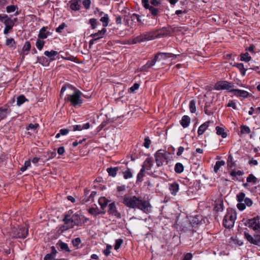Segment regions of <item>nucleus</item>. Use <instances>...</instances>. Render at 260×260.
Instances as JSON below:
<instances>
[{
  "mask_svg": "<svg viewBox=\"0 0 260 260\" xmlns=\"http://www.w3.org/2000/svg\"><path fill=\"white\" fill-rule=\"evenodd\" d=\"M144 168L147 170H150L153 165V159L152 157L147 158L144 162Z\"/></svg>",
  "mask_w": 260,
  "mask_h": 260,
  "instance_id": "obj_31",
  "label": "nucleus"
},
{
  "mask_svg": "<svg viewBox=\"0 0 260 260\" xmlns=\"http://www.w3.org/2000/svg\"><path fill=\"white\" fill-rule=\"evenodd\" d=\"M246 181L247 183H252L253 184H256L258 182V179L253 174H250L247 177Z\"/></svg>",
  "mask_w": 260,
  "mask_h": 260,
  "instance_id": "obj_35",
  "label": "nucleus"
},
{
  "mask_svg": "<svg viewBox=\"0 0 260 260\" xmlns=\"http://www.w3.org/2000/svg\"><path fill=\"white\" fill-rule=\"evenodd\" d=\"M56 245L60 247L61 250H64L69 252L71 251L70 249L68 247V244L66 243L63 242L61 240H59Z\"/></svg>",
  "mask_w": 260,
  "mask_h": 260,
  "instance_id": "obj_33",
  "label": "nucleus"
},
{
  "mask_svg": "<svg viewBox=\"0 0 260 260\" xmlns=\"http://www.w3.org/2000/svg\"><path fill=\"white\" fill-rule=\"evenodd\" d=\"M44 44H45V41L41 40V39H37L36 43V47L39 50H41L43 49Z\"/></svg>",
  "mask_w": 260,
  "mask_h": 260,
  "instance_id": "obj_47",
  "label": "nucleus"
},
{
  "mask_svg": "<svg viewBox=\"0 0 260 260\" xmlns=\"http://www.w3.org/2000/svg\"><path fill=\"white\" fill-rule=\"evenodd\" d=\"M27 100L23 95H20L18 96L17 98V105L18 106H20L23 104L25 101H27Z\"/></svg>",
  "mask_w": 260,
  "mask_h": 260,
  "instance_id": "obj_45",
  "label": "nucleus"
},
{
  "mask_svg": "<svg viewBox=\"0 0 260 260\" xmlns=\"http://www.w3.org/2000/svg\"><path fill=\"white\" fill-rule=\"evenodd\" d=\"M58 54L57 51L51 50V51H45L44 54L50 58V61H53L56 59L55 56Z\"/></svg>",
  "mask_w": 260,
  "mask_h": 260,
  "instance_id": "obj_25",
  "label": "nucleus"
},
{
  "mask_svg": "<svg viewBox=\"0 0 260 260\" xmlns=\"http://www.w3.org/2000/svg\"><path fill=\"white\" fill-rule=\"evenodd\" d=\"M190 122V118L186 115H184L180 121V124L184 128L188 127Z\"/></svg>",
  "mask_w": 260,
  "mask_h": 260,
  "instance_id": "obj_26",
  "label": "nucleus"
},
{
  "mask_svg": "<svg viewBox=\"0 0 260 260\" xmlns=\"http://www.w3.org/2000/svg\"><path fill=\"white\" fill-rule=\"evenodd\" d=\"M31 48V44L29 41H26L22 48V51L24 53L25 51L28 52Z\"/></svg>",
  "mask_w": 260,
  "mask_h": 260,
  "instance_id": "obj_53",
  "label": "nucleus"
},
{
  "mask_svg": "<svg viewBox=\"0 0 260 260\" xmlns=\"http://www.w3.org/2000/svg\"><path fill=\"white\" fill-rule=\"evenodd\" d=\"M240 128V132L242 134H249L251 132L250 129L248 126L242 125Z\"/></svg>",
  "mask_w": 260,
  "mask_h": 260,
  "instance_id": "obj_46",
  "label": "nucleus"
},
{
  "mask_svg": "<svg viewBox=\"0 0 260 260\" xmlns=\"http://www.w3.org/2000/svg\"><path fill=\"white\" fill-rule=\"evenodd\" d=\"M99 204L101 206L102 210H105V208L107 206L108 203L110 202L107 198L104 197H100L99 199Z\"/></svg>",
  "mask_w": 260,
  "mask_h": 260,
  "instance_id": "obj_23",
  "label": "nucleus"
},
{
  "mask_svg": "<svg viewBox=\"0 0 260 260\" xmlns=\"http://www.w3.org/2000/svg\"><path fill=\"white\" fill-rule=\"evenodd\" d=\"M215 89L217 90L228 89V82L221 80L216 82Z\"/></svg>",
  "mask_w": 260,
  "mask_h": 260,
  "instance_id": "obj_14",
  "label": "nucleus"
},
{
  "mask_svg": "<svg viewBox=\"0 0 260 260\" xmlns=\"http://www.w3.org/2000/svg\"><path fill=\"white\" fill-rule=\"evenodd\" d=\"M236 199L238 201L237 208L240 211H243L246 207H250L253 204L252 201L248 198H245V193L241 192L237 194Z\"/></svg>",
  "mask_w": 260,
  "mask_h": 260,
  "instance_id": "obj_3",
  "label": "nucleus"
},
{
  "mask_svg": "<svg viewBox=\"0 0 260 260\" xmlns=\"http://www.w3.org/2000/svg\"><path fill=\"white\" fill-rule=\"evenodd\" d=\"M234 94L243 98H247L251 96V94L249 93L248 91L240 89H237V90H234Z\"/></svg>",
  "mask_w": 260,
  "mask_h": 260,
  "instance_id": "obj_15",
  "label": "nucleus"
},
{
  "mask_svg": "<svg viewBox=\"0 0 260 260\" xmlns=\"http://www.w3.org/2000/svg\"><path fill=\"white\" fill-rule=\"evenodd\" d=\"M96 191H93L91 192V194L89 197H88L87 198L85 197L82 199V202L83 203L87 202L88 201L91 200L92 202L93 201V198L96 194Z\"/></svg>",
  "mask_w": 260,
  "mask_h": 260,
  "instance_id": "obj_43",
  "label": "nucleus"
},
{
  "mask_svg": "<svg viewBox=\"0 0 260 260\" xmlns=\"http://www.w3.org/2000/svg\"><path fill=\"white\" fill-rule=\"evenodd\" d=\"M123 177L125 179H127L128 178H131L133 176V174L130 170V169L127 168V170L123 172Z\"/></svg>",
  "mask_w": 260,
  "mask_h": 260,
  "instance_id": "obj_49",
  "label": "nucleus"
},
{
  "mask_svg": "<svg viewBox=\"0 0 260 260\" xmlns=\"http://www.w3.org/2000/svg\"><path fill=\"white\" fill-rule=\"evenodd\" d=\"M118 170H119V168L118 167H114V168H112V167L108 168L107 169V171L109 175L111 176L112 177H114L116 176L117 172V171H118Z\"/></svg>",
  "mask_w": 260,
  "mask_h": 260,
  "instance_id": "obj_32",
  "label": "nucleus"
},
{
  "mask_svg": "<svg viewBox=\"0 0 260 260\" xmlns=\"http://www.w3.org/2000/svg\"><path fill=\"white\" fill-rule=\"evenodd\" d=\"M76 89L77 88L76 87L71 84H66L63 85L61 89L60 96V97H62L64 93H65V97L70 96Z\"/></svg>",
  "mask_w": 260,
  "mask_h": 260,
  "instance_id": "obj_6",
  "label": "nucleus"
},
{
  "mask_svg": "<svg viewBox=\"0 0 260 260\" xmlns=\"http://www.w3.org/2000/svg\"><path fill=\"white\" fill-rule=\"evenodd\" d=\"M214 105L212 104L208 103L207 102L205 103V105L204 106V112L205 114H213L214 111H213V108H211V107L213 106Z\"/></svg>",
  "mask_w": 260,
  "mask_h": 260,
  "instance_id": "obj_30",
  "label": "nucleus"
},
{
  "mask_svg": "<svg viewBox=\"0 0 260 260\" xmlns=\"http://www.w3.org/2000/svg\"><path fill=\"white\" fill-rule=\"evenodd\" d=\"M216 133L218 135H221V137L223 138H226L227 136V134L226 132H224V129L221 127L216 126Z\"/></svg>",
  "mask_w": 260,
  "mask_h": 260,
  "instance_id": "obj_38",
  "label": "nucleus"
},
{
  "mask_svg": "<svg viewBox=\"0 0 260 260\" xmlns=\"http://www.w3.org/2000/svg\"><path fill=\"white\" fill-rule=\"evenodd\" d=\"M140 17H141L139 15L135 13L133 14L131 16L132 21H133L135 19H136L138 22L143 23Z\"/></svg>",
  "mask_w": 260,
  "mask_h": 260,
  "instance_id": "obj_60",
  "label": "nucleus"
},
{
  "mask_svg": "<svg viewBox=\"0 0 260 260\" xmlns=\"http://www.w3.org/2000/svg\"><path fill=\"white\" fill-rule=\"evenodd\" d=\"M108 213L109 215L114 216L118 219L121 218V214L117 210V208L114 202H112L109 205Z\"/></svg>",
  "mask_w": 260,
  "mask_h": 260,
  "instance_id": "obj_10",
  "label": "nucleus"
},
{
  "mask_svg": "<svg viewBox=\"0 0 260 260\" xmlns=\"http://www.w3.org/2000/svg\"><path fill=\"white\" fill-rule=\"evenodd\" d=\"M106 117L107 118V120L109 121V123H114L115 126L118 125L119 124H121L123 121V115L115 117V120H111L110 117H108L107 116Z\"/></svg>",
  "mask_w": 260,
  "mask_h": 260,
  "instance_id": "obj_18",
  "label": "nucleus"
},
{
  "mask_svg": "<svg viewBox=\"0 0 260 260\" xmlns=\"http://www.w3.org/2000/svg\"><path fill=\"white\" fill-rule=\"evenodd\" d=\"M121 202L129 208H137L146 213H150L151 211V205L149 201L143 200L141 197L124 196Z\"/></svg>",
  "mask_w": 260,
  "mask_h": 260,
  "instance_id": "obj_1",
  "label": "nucleus"
},
{
  "mask_svg": "<svg viewBox=\"0 0 260 260\" xmlns=\"http://www.w3.org/2000/svg\"><path fill=\"white\" fill-rule=\"evenodd\" d=\"M81 0H71L69 2L70 7L71 10L76 11L80 9V3Z\"/></svg>",
  "mask_w": 260,
  "mask_h": 260,
  "instance_id": "obj_13",
  "label": "nucleus"
},
{
  "mask_svg": "<svg viewBox=\"0 0 260 260\" xmlns=\"http://www.w3.org/2000/svg\"><path fill=\"white\" fill-rule=\"evenodd\" d=\"M154 157L156 165L158 167L163 165L165 160H167V162H168L167 160L169 159L167 152L162 149L158 150L155 153Z\"/></svg>",
  "mask_w": 260,
  "mask_h": 260,
  "instance_id": "obj_5",
  "label": "nucleus"
},
{
  "mask_svg": "<svg viewBox=\"0 0 260 260\" xmlns=\"http://www.w3.org/2000/svg\"><path fill=\"white\" fill-rule=\"evenodd\" d=\"M174 170L177 173H181L183 172L184 166L181 163L177 162L175 166Z\"/></svg>",
  "mask_w": 260,
  "mask_h": 260,
  "instance_id": "obj_36",
  "label": "nucleus"
},
{
  "mask_svg": "<svg viewBox=\"0 0 260 260\" xmlns=\"http://www.w3.org/2000/svg\"><path fill=\"white\" fill-rule=\"evenodd\" d=\"M73 214H74L73 211L72 210H69L64 214L62 221L66 224H68L70 222V218L72 217Z\"/></svg>",
  "mask_w": 260,
  "mask_h": 260,
  "instance_id": "obj_24",
  "label": "nucleus"
},
{
  "mask_svg": "<svg viewBox=\"0 0 260 260\" xmlns=\"http://www.w3.org/2000/svg\"><path fill=\"white\" fill-rule=\"evenodd\" d=\"M123 243V240L121 239H118L116 240L115 244L114 245V249L115 250H118L121 246V244Z\"/></svg>",
  "mask_w": 260,
  "mask_h": 260,
  "instance_id": "obj_54",
  "label": "nucleus"
},
{
  "mask_svg": "<svg viewBox=\"0 0 260 260\" xmlns=\"http://www.w3.org/2000/svg\"><path fill=\"white\" fill-rule=\"evenodd\" d=\"M244 174V172L242 170L234 169L231 171L230 173L232 179L234 181L243 182L244 180L241 179V177Z\"/></svg>",
  "mask_w": 260,
  "mask_h": 260,
  "instance_id": "obj_8",
  "label": "nucleus"
},
{
  "mask_svg": "<svg viewBox=\"0 0 260 260\" xmlns=\"http://www.w3.org/2000/svg\"><path fill=\"white\" fill-rule=\"evenodd\" d=\"M237 219V213L235 210H231L230 218L229 219V229L233 227Z\"/></svg>",
  "mask_w": 260,
  "mask_h": 260,
  "instance_id": "obj_21",
  "label": "nucleus"
},
{
  "mask_svg": "<svg viewBox=\"0 0 260 260\" xmlns=\"http://www.w3.org/2000/svg\"><path fill=\"white\" fill-rule=\"evenodd\" d=\"M82 94L81 91L77 89L70 96L64 97V100L70 102L71 104L75 107H80L83 103Z\"/></svg>",
  "mask_w": 260,
  "mask_h": 260,
  "instance_id": "obj_4",
  "label": "nucleus"
},
{
  "mask_svg": "<svg viewBox=\"0 0 260 260\" xmlns=\"http://www.w3.org/2000/svg\"><path fill=\"white\" fill-rule=\"evenodd\" d=\"M230 243H234L235 244H237V245H241L243 244V242L241 241H240V240H238L237 239L236 237H231V239H230Z\"/></svg>",
  "mask_w": 260,
  "mask_h": 260,
  "instance_id": "obj_52",
  "label": "nucleus"
},
{
  "mask_svg": "<svg viewBox=\"0 0 260 260\" xmlns=\"http://www.w3.org/2000/svg\"><path fill=\"white\" fill-rule=\"evenodd\" d=\"M17 8V7L15 5L8 6L6 7V11L7 13H10L14 12Z\"/></svg>",
  "mask_w": 260,
  "mask_h": 260,
  "instance_id": "obj_57",
  "label": "nucleus"
},
{
  "mask_svg": "<svg viewBox=\"0 0 260 260\" xmlns=\"http://www.w3.org/2000/svg\"><path fill=\"white\" fill-rule=\"evenodd\" d=\"M142 3L143 7L146 9H148L150 11L153 16H156L157 15L158 12V9L152 6H150L149 4L148 0H142Z\"/></svg>",
  "mask_w": 260,
  "mask_h": 260,
  "instance_id": "obj_12",
  "label": "nucleus"
},
{
  "mask_svg": "<svg viewBox=\"0 0 260 260\" xmlns=\"http://www.w3.org/2000/svg\"><path fill=\"white\" fill-rule=\"evenodd\" d=\"M151 144V141L148 137H146L144 139V146L146 148H149Z\"/></svg>",
  "mask_w": 260,
  "mask_h": 260,
  "instance_id": "obj_61",
  "label": "nucleus"
},
{
  "mask_svg": "<svg viewBox=\"0 0 260 260\" xmlns=\"http://www.w3.org/2000/svg\"><path fill=\"white\" fill-rule=\"evenodd\" d=\"M196 102L194 100H192L189 102V108L190 112L191 113H195L196 112Z\"/></svg>",
  "mask_w": 260,
  "mask_h": 260,
  "instance_id": "obj_41",
  "label": "nucleus"
},
{
  "mask_svg": "<svg viewBox=\"0 0 260 260\" xmlns=\"http://www.w3.org/2000/svg\"><path fill=\"white\" fill-rule=\"evenodd\" d=\"M208 126V124L206 123H204L201 125L200 127H199L198 131V134L199 136L202 135L204 134L206 129L207 128Z\"/></svg>",
  "mask_w": 260,
  "mask_h": 260,
  "instance_id": "obj_37",
  "label": "nucleus"
},
{
  "mask_svg": "<svg viewBox=\"0 0 260 260\" xmlns=\"http://www.w3.org/2000/svg\"><path fill=\"white\" fill-rule=\"evenodd\" d=\"M109 18L108 14H104L103 17L100 19V21L103 23V26L105 27L108 26L109 23Z\"/></svg>",
  "mask_w": 260,
  "mask_h": 260,
  "instance_id": "obj_39",
  "label": "nucleus"
},
{
  "mask_svg": "<svg viewBox=\"0 0 260 260\" xmlns=\"http://www.w3.org/2000/svg\"><path fill=\"white\" fill-rule=\"evenodd\" d=\"M88 211L89 214L94 215L95 216L100 214L99 210L98 208H90Z\"/></svg>",
  "mask_w": 260,
  "mask_h": 260,
  "instance_id": "obj_48",
  "label": "nucleus"
},
{
  "mask_svg": "<svg viewBox=\"0 0 260 260\" xmlns=\"http://www.w3.org/2000/svg\"><path fill=\"white\" fill-rule=\"evenodd\" d=\"M72 243L73 246L76 247V248L78 249L80 248L79 246V244L81 243V240L80 238L78 237L72 241Z\"/></svg>",
  "mask_w": 260,
  "mask_h": 260,
  "instance_id": "obj_50",
  "label": "nucleus"
},
{
  "mask_svg": "<svg viewBox=\"0 0 260 260\" xmlns=\"http://www.w3.org/2000/svg\"><path fill=\"white\" fill-rule=\"evenodd\" d=\"M109 123V121L107 120H104L102 122V123L97 127L96 129L98 132H100L103 128H104L107 124Z\"/></svg>",
  "mask_w": 260,
  "mask_h": 260,
  "instance_id": "obj_56",
  "label": "nucleus"
},
{
  "mask_svg": "<svg viewBox=\"0 0 260 260\" xmlns=\"http://www.w3.org/2000/svg\"><path fill=\"white\" fill-rule=\"evenodd\" d=\"M16 44V42L14 39L9 38L6 41V45L10 47H13Z\"/></svg>",
  "mask_w": 260,
  "mask_h": 260,
  "instance_id": "obj_51",
  "label": "nucleus"
},
{
  "mask_svg": "<svg viewBox=\"0 0 260 260\" xmlns=\"http://www.w3.org/2000/svg\"><path fill=\"white\" fill-rule=\"evenodd\" d=\"M28 234V226H18L13 227L10 232V236L12 238L25 239Z\"/></svg>",
  "mask_w": 260,
  "mask_h": 260,
  "instance_id": "obj_2",
  "label": "nucleus"
},
{
  "mask_svg": "<svg viewBox=\"0 0 260 260\" xmlns=\"http://www.w3.org/2000/svg\"><path fill=\"white\" fill-rule=\"evenodd\" d=\"M173 56H174V55L170 53L159 52L155 54V57L157 60H161L171 57Z\"/></svg>",
  "mask_w": 260,
  "mask_h": 260,
  "instance_id": "obj_17",
  "label": "nucleus"
},
{
  "mask_svg": "<svg viewBox=\"0 0 260 260\" xmlns=\"http://www.w3.org/2000/svg\"><path fill=\"white\" fill-rule=\"evenodd\" d=\"M5 28L4 30V34L7 35L9 33V31L11 30L14 25V22L11 19L8 20L6 22L4 23Z\"/></svg>",
  "mask_w": 260,
  "mask_h": 260,
  "instance_id": "obj_16",
  "label": "nucleus"
},
{
  "mask_svg": "<svg viewBox=\"0 0 260 260\" xmlns=\"http://www.w3.org/2000/svg\"><path fill=\"white\" fill-rule=\"evenodd\" d=\"M179 184L176 182L169 184V190L173 196H176L179 190Z\"/></svg>",
  "mask_w": 260,
  "mask_h": 260,
  "instance_id": "obj_19",
  "label": "nucleus"
},
{
  "mask_svg": "<svg viewBox=\"0 0 260 260\" xmlns=\"http://www.w3.org/2000/svg\"><path fill=\"white\" fill-rule=\"evenodd\" d=\"M37 62L40 63L43 66H47L49 64V62L48 61L47 59L44 56H38Z\"/></svg>",
  "mask_w": 260,
  "mask_h": 260,
  "instance_id": "obj_34",
  "label": "nucleus"
},
{
  "mask_svg": "<svg viewBox=\"0 0 260 260\" xmlns=\"http://www.w3.org/2000/svg\"><path fill=\"white\" fill-rule=\"evenodd\" d=\"M192 258V254L191 253H184L183 257L181 260H191Z\"/></svg>",
  "mask_w": 260,
  "mask_h": 260,
  "instance_id": "obj_64",
  "label": "nucleus"
},
{
  "mask_svg": "<svg viewBox=\"0 0 260 260\" xmlns=\"http://www.w3.org/2000/svg\"><path fill=\"white\" fill-rule=\"evenodd\" d=\"M157 60H156L155 57L154 56V58L151 60H148L146 63V66L149 67L150 68L154 66Z\"/></svg>",
  "mask_w": 260,
  "mask_h": 260,
  "instance_id": "obj_63",
  "label": "nucleus"
},
{
  "mask_svg": "<svg viewBox=\"0 0 260 260\" xmlns=\"http://www.w3.org/2000/svg\"><path fill=\"white\" fill-rule=\"evenodd\" d=\"M70 228H71L70 225H68L67 224H66L64 223V224L61 225L60 226L58 231L60 233H63L64 232H65L66 231L68 230V229H69Z\"/></svg>",
  "mask_w": 260,
  "mask_h": 260,
  "instance_id": "obj_59",
  "label": "nucleus"
},
{
  "mask_svg": "<svg viewBox=\"0 0 260 260\" xmlns=\"http://www.w3.org/2000/svg\"><path fill=\"white\" fill-rule=\"evenodd\" d=\"M71 228H73L74 226H82L81 215L77 213L73 214L70 218Z\"/></svg>",
  "mask_w": 260,
  "mask_h": 260,
  "instance_id": "obj_11",
  "label": "nucleus"
},
{
  "mask_svg": "<svg viewBox=\"0 0 260 260\" xmlns=\"http://www.w3.org/2000/svg\"><path fill=\"white\" fill-rule=\"evenodd\" d=\"M107 30L105 28H102V30H99L98 32L92 34L90 37L94 38H98V40L103 38Z\"/></svg>",
  "mask_w": 260,
  "mask_h": 260,
  "instance_id": "obj_28",
  "label": "nucleus"
},
{
  "mask_svg": "<svg viewBox=\"0 0 260 260\" xmlns=\"http://www.w3.org/2000/svg\"><path fill=\"white\" fill-rule=\"evenodd\" d=\"M145 169L144 168V165H142V168L140 170V171L137 175L136 183L138 184L142 182L143 178L145 176Z\"/></svg>",
  "mask_w": 260,
  "mask_h": 260,
  "instance_id": "obj_29",
  "label": "nucleus"
},
{
  "mask_svg": "<svg viewBox=\"0 0 260 260\" xmlns=\"http://www.w3.org/2000/svg\"><path fill=\"white\" fill-rule=\"evenodd\" d=\"M244 237L251 244L260 246V235H254L253 237L246 232L244 233Z\"/></svg>",
  "mask_w": 260,
  "mask_h": 260,
  "instance_id": "obj_7",
  "label": "nucleus"
},
{
  "mask_svg": "<svg viewBox=\"0 0 260 260\" xmlns=\"http://www.w3.org/2000/svg\"><path fill=\"white\" fill-rule=\"evenodd\" d=\"M89 23L90 24L92 29H94L97 25V20L96 19L91 18L89 19Z\"/></svg>",
  "mask_w": 260,
  "mask_h": 260,
  "instance_id": "obj_62",
  "label": "nucleus"
},
{
  "mask_svg": "<svg viewBox=\"0 0 260 260\" xmlns=\"http://www.w3.org/2000/svg\"><path fill=\"white\" fill-rule=\"evenodd\" d=\"M202 220V216L200 215H197L194 217H192L191 220L190 221V223L193 226L194 225L199 224L201 223Z\"/></svg>",
  "mask_w": 260,
  "mask_h": 260,
  "instance_id": "obj_27",
  "label": "nucleus"
},
{
  "mask_svg": "<svg viewBox=\"0 0 260 260\" xmlns=\"http://www.w3.org/2000/svg\"><path fill=\"white\" fill-rule=\"evenodd\" d=\"M10 19L11 18L6 14H0V21L4 23Z\"/></svg>",
  "mask_w": 260,
  "mask_h": 260,
  "instance_id": "obj_58",
  "label": "nucleus"
},
{
  "mask_svg": "<svg viewBox=\"0 0 260 260\" xmlns=\"http://www.w3.org/2000/svg\"><path fill=\"white\" fill-rule=\"evenodd\" d=\"M236 66L241 71L242 75L244 76L245 75L247 69H244L243 64L241 63H237Z\"/></svg>",
  "mask_w": 260,
  "mask_h": 260,
  "instance_id": "obj_55",
  "label": "nucleus"
},
{
  "mask_svg": "<svg viewBox=\"0 0 260 260\" xmlns=\"http://www.w3.org/2000/svg\"><path fill=\"white\" fill-rule=\"evenodd\" d=\"M251 59V56L248 52L242 53L241 54V60L245 62L249 61Z\"/></svg>",
  "mask_w": 260,
  "mask_h": 260,
  "instance_id": "obj_44",
  "label": "nucleus"
},
{
  "mask_svg": "<svg viewBox=\"0 0 260 260\" xmlns=\"http://www.w3.org/2000/svg\"><path fill=\"white\" fill-rule=\"evenodd\" d=\"M225 165V162L223 160L217 161L214 167V171L215 173H218L220 168Z\"/></svg>",
  "mask_w": 260,
  "mask_h": 260,
  "instance_id": "obj_40",
  "label": "nucleus"
},
{
  "mask_svg": "<svg viewBox=\"0 0 260 260\" xmlns=\"http://www.w3.org/2000/svg\"><path fill=\"white\" fill-rule=\"evenodd\" d=\"M146 41L152 40L158 37V34L156 31H151L144 33Z\"/></svg>",
  "mask_w": 260,
  "mask_h": 260,
  "instance_id": "obj_22",
  "label": "nucleus"
},
{
  "mask_svg": "<svg viewBox=\"0 0 260 260\" xmlns=\"http://www.w3.org/2000/svg\"><path fill=\"white\" fill-rule=\"evenodd\" d=\"M144 41H146V39H145L144 34H141L140 36H138L137 37H136L133 41V42H134L133 43L135 44L137 43H140V42H144Z\"/></svg>",
  "mask_w": 260,
  "mask_h": 260,
  "instance_id": "obj_42",
  "label": "nucleus"
},
{
  "mask_svg": "<svg viewBox=\"0 0 260 260\" xmlns=\"http://www.w3.org/2000/svg\"><path fill=\"white\" fill-rule=\"evenodd\" d=\"M46 27H43L39 31V34L38 35V39H45L47 38L48 36L51 35V32L49 31H46Z\"/></svg>",
  "mask_w": 260,
  "mask_h": 260,
  "instance_id": "obj_20",
  "label": "nucleus"
},
{
  "mask_svg": "<svg viewBox=\"0 0 260 260\" xmlns=\"http://www.w3.org/2000/svg\"><path fill=\"white\" fill-rule=\"evenodd\" d=\"M248 227L255 231L260 233V220L258 218H252L248 220Z\"/></svg>",
  "mask_w": 260,
  "mask_h": 260,
  "instance_id": "obj_9",
  "label": "nucleus"
}]
</instances>
